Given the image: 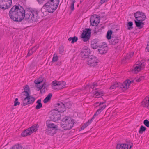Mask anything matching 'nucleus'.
<instances>
[{"instance_id":"nucleus-27","label":"nucleus","mask_w":149,"mask_h":149,"mask_svg":"<svg viewBox=\"0 0 149 149\" xmlns=\"http://www.w3.org/2000/svg\"><path fill=\"white\" fill-rule=\"evenodd\" d=\"M52 96V94L51 93H49L48 95L44 100L43 102L45 103H46L49 101L51 99Z\"/></svg>"},{"instance_id":"nucleus-2","label":"nucleus","mask_w":149,"mask_h":149,"mask_svg":"<svg viewBox=\"0 0 149 149\" xmlns=\"http://www.w3.org/2000/svg\"><path fill=\"white\" fill-rule=\"evenodd\" d=\"M59 3V0H48L41 9H46L49 13H53L57 9Z\"/></svg>"},{"instance_id":"nucleus-25","label":"nucleus","mask_w":149,"mask_h":149,"mask_svg":"<svg viewBox=\"0 0 149 149\" xmlns=\"http://www.w3.org/2000/svg\"><path fill=\"white\" fill-rule=\"evenodd\" d=\"M137 65L135 66L134 69H133L132 70V72H134L136 73H137L138 72L140 71L141 70L140 66L138 64H137Z\"/></svg>"},{"instance_id":"nucleus-7","label":"nucleus","mask_w":149,"mask_h":149,"mask_svg":"<svg viewBox=\"0 0 149 149\" xmlns=\"http://www.w3.org/2000/svg\"><path fill=\"white\" fill-rule=\"evenodd\" d=\"M12 3V0H0V8L8 9L11 7Z\"/></svg>"},{"instance_id":"nucleus-37","label":"nucleus","mask_w":149,"mask_h":149,"mask_svg":"<svg viewBox=\"0 0 149 149\" xmlns=\"http://www.w3.org/2000/svg\"><path fill=\"white\" fill-rule=\"evenodd\" d=\"M22 95L26 96H30L28 91H24L22 92Z\"/></svg>"},{"instance_id":"nucleus-41","label":"nucleus","mask_w":149,"mask_h":149,"mask_svg":"<svg viewBox=\"0 0 149 149\" xmlns=\"http://www.w3.org/2000/svg\"><path fill=\"white\" fill-rule=\"evenodd\" d=\"M58 56L57 55L54 54V56L53 57L52 59V61L53 62H55L57 61Z\"/></svg>"},{"instance_id":"nucleus-56","label":"nucleus","mask_w":149,"mask_h":149,"mask_svg":"<svg viewBox=\"0 0 149 149\" xmlns=\"http://www.w3.org/2000/svg\"><path fill=\"white\" fill-rule=\"evenodd\" d=\"M101 109H98L96 111V112L98 114H99L100 113H101V112H102L101 111H100Z\"/></svg>"},{"instance_id":"nucleus-45","label":"nucleus","mask_w":149,"mask_h":149,"mask_svg":"<svg viewBox=\"0 0 149 149\" xmlns=\"http://www.w3.org/2000/svg\"><path fill=\"white\" fill-rule=\"evenodd\" d=\"M87 123H86L84 124V125L81 127V130H84L88 125Z\"/></svg>"},{"instance_id":"nucleus-29","label":"nucleus","mask_w":149,"mask_h":149,"mask_svg":"<svg viewBox=\"0 0 149 149\" xmlns=\"http://www.w3.org/2000/svg\"><path fill=\"white\" fill-rule=\"evenodd\" d=\"M146 128L143 126H141L139 131V133L140 134H142L143 132H144L146 130Z\"/></svg>"},{"instance_id":"nucleus-22","label":"nucleus","mask_w":149,"mask_h":149,"mask_svg":"<svg viewBox=\"0 0 149 149\" xmlns=\"http://www.w3.org/2000/svg\"><path fill=\"white\" fill-rule=\"evenodd\" d=\"M128 145L126 144H117L116 149H128Z\"/></svg>"},{"instance_id":"nucleus-3","label":"nucleus","mask_w":149,"mask_h":149,"mask_svg":"<svg viewBox=\"0 0 149 149\" xmlns=\"http://www.w3.org/2000/svg\"><path fill=\"white\" fill-rule=\"evenodd\" d=\"M74 122V120L72 118L65 116L62 119L60 126L65 130H69L73 127Z\"/></svg>"},{"instance_id":"nucleus-5","label":"nucleus","mask_w":149,"mask_h":149,"mask_svg":"<svg viewBox=\"0 0 149 149\" xmlns=\"http://www.w3.org/2000/svg\"><path fill=\"white\" fill-rule=\"evenodd\" d=\"M38 128V124H35L31 127L23 131L21 133V135L23 137L26 136L30 135L34 132H36Z\"/></svg>"},{"instance_id":"nucleus-13","label":"nucleus","mask_w":149,"mask_h":149,"mask_svg":"<svg viewBox=\"0 0 149 149\" xmlns=\"http://www.w3.org/2000/svg\"><path fill=\"white\" fill-rule=\"evenodd\" d=\"M97 16L96 15H93L91 17L90 22L91 24L93 26H97L100 22V19L99 17H97Z\"/></svg>"},{"instance_id":"nucleus-4","label":"nucleus","mask_w":149,"mask_h":149,"mask_svg":"<svg viewBox=\"0 0 149 149\" xmlns=\"http://www.w3.org/2000/svg\"><path fill=\"white\" fill-rule=\"evenodd\" d=\"M65 111L64 110L53 109L51 111L50 118L54 122L57 121L60 119L61 115L59 112H63Z\"/></svg>"},{"instance_id":"nucleus-26","label":"nucleus","mask_w":149,"mask_h":149,"mask_svg":"<svg viewBox=\"0 0 149 149\" xmlns=\"http://www.w3.org/2000/svg\"><path fill=\"white\" fill-rule=\"evenodd\" d=\"M78 40V38L75 36L73 37H70L68 39V40L69 41H71V43H73L76 42Z\"/></svg>"},{"instance_id":"nucleus-48","label":"nucleus","mask_w":149,"mask_h":149,"mask_svg":"<svg viewBox=\"0 0 149 149\" xmlns=\"http://www.w3.org/2000/svg\"><path fill=\"white\" fill-rule=\"evenodd\" d=\"M144 77L143 76L140 77L139 79L136 80V81L137 82H139L141 81L143 79H144Z\"/></svg>"},{"instance_id":"nucleus-44","label":"nucleus","mask_w":149,"mask_h":149,"mask_svg":"<svg viewBox=\"0 0 149 149\" xmlns=\"http://www.w3.org/2000/svg\"><path fill=\"white\" fill-rule=\"evenodd\" d=\"M38 48V46H34V47L32 48L31 50L32 51V52L33 53V52H35Z\"/></svg>"},{"instance_id":"nucleus-15","label":"nucleus","mask_w":149,"mask_h":149,"mask_svg":"<svg viewBox=\"0 0 149 149\" xmlns=\"http://www.w3.org/2000/svg\"><path fill=\"white\" fill-rule=\"evenodd\" d=\"M130 82L129 81V79L126 80L123 83H119V86L123 91L126 90L128 88L130 85Z\"/></svg>"},{"instance_id":"nucleus-51","label":"nucleus","mask_w":149,"mask_h":149,"mask_svg":"<svg viewBox=\"0 0 149 149\" xmlns=\"http://www.w3.org/2000/svg\"><path fill=\"white\" fill-rule=\"evenodd\" d=\"M97 83L95 82H94L93 84V86H91V88H93L94 87H95V86H97Z\"/></svg>"},{"instance_id":"nucleus-43","label":"nucleus","mask_w":149,"mask_h":149,"mask_svg":"<svg viewBox=\"0 0 149 149\" xmlns=\"http://www.w3.org/2000/svg\"><path fill=\"white\" fill-rule=\"evenodd\" d=\"M46 87H47V86H45V85L41 89H40V93L41 94L43 93H45V88H46Z\"/></svg>"},{"instance_id":"nucleus-40","label":"nucleus","mask_w":149,"mask_h":149,"mask_svg":"<svg viewBox=\"0 0 149 149\" xmlns=\"http://www.w3.org/2000/svg\"><path fill=\"white\" fill-rule=\"evenodd\" d=\"M18 99L16 98L15 99V101H14V106H16L17 105H19L20 104V102L18 101Z\"/></svg>"},{"instance_id":"nucleus-39","label":"nucleus","mask_w":149,"mask_h":149,"mask_svg":"<svg viewBox=\"0 0 149 149\" xmlns=\"http://www.w3.org/2000/svg\"><path fill=\"white\" fill-rule=\"evenodd\" d=\"M59 52L60 54L63 53L64 52V47L63 46H61L59 47Z\"/></svg>"},{"instance_id":"nucleus-52","label":"nucleus","mask_w":149,"mask_h":149,"mask_svg":"<svg viewBox=\"0 0 149 149\" xmlns=\"http://www.w3.org/2000/svg\"><path fill=\"white\" fill-rule=\"evenodd\" d=\"M107 0H100V3L101 4L103 3H104L107 2Z\"/></svg>"},{"instance_id":"nucleus-30","label":"nucleus","mask_w":149,"mask_h":149,"mask_svg":"<svg viewBox=\"0 0 149 149\" xmlns=\"http://www.w3.org/2000/svg\"><path fill=\"white\" fill-rule=\"evenodd\" d=\"M133 23L132 22H128L127 24V29L128 30H131L132 29L133 27Z\"/></svg>"},{"instance_id":"nucleus-54","label":"nucleus","mask_w":149,"mask_h":149,"mask_svg":"<svg viewBox=\"0 0 149 149\" xmlns=\"http://www.w3.org/2000/svg\"><path fill=\"white\" fill-rule=\"evenodd\" d=\"M45 0H37V1L40 4H41L43 1H44Z\"/></svg>"},{"instance_id":"nucleus-36","label":"nucleus","mask_w":149,"mask_h":149,"mask_svg":"<svg viewBox=\"0 0 149 149\" xmlns=\"http://www.w3.org/2000/svg\"><path fill=\"white\" fill-rule=\"evenodd\" d=\"M22 146L19 145H16L13 147L11 149H22Z\"/></svg>"},{"instance_id":"nucleus-49","label":"nucleus","mask_w":149,"mask_h":149,"mask_svg":"<svg viewBox=\"0 0 149 149\" xmlns=\"http://www.w3.org/2000/svg\"><path fill=\"white\" fill-rule=\"evenodd\" d=\"M106 107V105H104L100 107L99 109H101V111H102L103 109H104Z\"/></svg>"},{"instance_id":"nucleus-14","label":"nucleus","mask_w":149,"mask_h":149,"mask_svg":"<svg viewBox=\"0 0 149 149\" xmlns=\"http://www.w3.org/2000/svg\"><path fill=\"white\" fill-rule=\"evenodd\" d=\"M108 47L106 43H102L100 45L98 51L99 53L101 54H105L107 52Z\"/></svg>"},{"instance_id":"nucleus-46","label":"nucleus","mask_w":149,"mask_h":149,"mask_svg":"<svg viewBox=\"0 0 149 149\" xmlns=\"http://www.w3.org/2000/svg\"><path fill=\"white\" fill-rule=\"evenodd\" d=\"M59 81H53V85L54 86H57V87L58 85V82Z\"/></svg>"},{"instance_id":"nucleus-32","label":"nucleus","mask_w":149,"mask_h":149,"mask_svg":"<svg viewBox=\"0 0 149 149\" xmlns=\"http://www.w3.org/2000/svg\"><path fill=\"white\" fill-rule=\"evenodd\" d=\"M104 94V92L102 91H98L95 92V95L96 96H98L99 95L103 96Z\"/></svg>"},{"instance_id":"nucleus-16","label":"nucleus","mask_w":149,"mask_h":149,"mask_svg":"<svg viewBox=\"0 0 149 149\" xmlns=\"http://www.w3.org/2000/svg\"><path fill=\"white\" fill-rule=\"evenodd\" d=\"M100 42L98 39H93L91 42V46L92 48L94 49L99 48L101 44Z\"/></svg>"},{"instance_id":"nucleus-10","label":"nucleus","mask_w":149,"mask_h":149,"mask_svg":"<svg viewBox=\"0 0 149 149\" xmlns=\"http://www.w3.org/2000/svg\"><path fill=\"white\" fill-rule=\"evenodd\" d=\"M90 50L89 48L85 46L83 47L81 51L80 55L82 58H87L90 55Z\"/></svg>"},{"instance_id":"nucleus-8","label":"nucleus","mask_w":149,"mask_h":149,"mask_svg":"<svg viewBox=\"0 0 149 149\" xmlns=\"http://www.w3.org/2000/svg\"><path fill=\"white\" fill-rule=\"evenodd\" d=\"M48 123H49L48 122V121H47L46 125L47 127V128L46 130V132L49 134H53L54 133L52 132H53L52 131L53 130H58L57 126L54 123H49V121Z\"/></svg>"},{"instance_id":"nucleus-42","label":"nucleus","mask_w":149,"mask_h":149,"mask_svg":"<svg viewBox=\"0 0 149 149\" xmlns=\"http://www.w3.org/2000/svg\"><path fill=\"white\" fill-rule=\"evenodd\" d=\"M139 64L140 66L141 70H143L145 67V64L144 63H142L141 62L140 63H139Z\"/></svg>"},{"instance_id":"nucleus-61","label":"nucleus","mask_w":149,"mask_h":149,"mask_svg":"<svg viewBox=\"0 0 149 149\" xmlns=\"http://www.w3.org/2000/svg\"><path fill=\"white\" fill-rule=\"evenodd\" d=\"M129 81L130 82V84L132 83H133L134 82V81H130V80H129Z\"/></svg>"},{"instance_id":"nucleus-53","label":"nucleus","mask_w":149,"mask_h":149,"mask_svg":"<svg viewBox=\"0 0 149 149\" xmlns=\"http://www.w3.org/2000/svg\"><path fill=\"white\" fill-rule=\"evenodd\" d=\"M93 120V119L91 118V119H90V120H89L88 121V122H86V123H88V125H89V124H90L92 122Z\"/></svg>"},{"instance_id":"nucleus-34","label":"nucleus","mask_w":149,"mask_h":149,"mask_svg":"<svg viewBox=\"0 0 149 149\" xmlns=\"http://www.w3.org/2000/svg\"><path fill=\"white\" fill-rule=\"evenodd\" d=\"M76 1L74 0H72L71 1V3L70 5V9L71 11H73L74 10V3Z\"/></svg>"},{"instance_id":"nucleus-23","label":"nucleus","mask_w":149,"mask_h":149,"mask_svg":"<svg viewBox=\"0 0 149 149\" xmlns=\"http://www.w3.org/2000/svg\"><path fill=\"white\" fill-rule=\"evenodd\" d=\"M133 55V53H130L127 54L126 56L125 57H124L122 60V61L124 62V63L127 62V61L132 57Z\"/></svg>"},{"instance_id":"nucleus-11","label":"nucleus","mask_w":149,"mask_h":149,"mask_svg":"<svg viewBox=\"0 0 149 149\" xmlns=\"http://www.w3.org/2000/svg\"><path fill=\"white\" fill-rule=\"evenodd\" d=\"M35 100L34 97L31 96H26L23 100V103L22 104V106H25L28 104H32Z\"/></svg>"},{"instance_id":"nucleus-28","label":"nucleus","mask_w":149,"mask_h":149,"mask_svg":"<svg viewBox=\"0 0 149 149\" xmlns=\"http://www.w3.org/2000/svg\"><path fill=\"white\" fill-rule=\"evenodd\" d=\"M112 33L113 32L111 30H109L108 31L106 35V37L107 39L110 40L112 38V37L111 36Z\"/></svg>"},{"instance_id":"nucleus-6","label":"nucleus","mask_w":149,"mask_h":149,"mask_svg":"<svg viewBox=\"0 0 149 149\" xmlns=\"http://www.w3.org/2000/svg\"><path fill=\"white\" fill-rule=\"evenodd\" d=\"M88 64L91 67H94L98 65L99 61L97 58L93 55H90L87 58Z\"/></svg>"},{"instance_id":"nucleus-24","label":"nucleus","mask_w":149,"mask_h":149,"mask_svg":"<svg viewBox=\"0 0 149 149\" xmlns=\"http://www.w3.org/2000/svg\"><path fill=\"white\" fill-rule=\"evenodd\" d=\"M41 99H39L36 101V103L37 104L35 107L36 109L38 110L42 107V104L41 102Z\"/></svg>"},{"instance_id":"nucleus-31","label":"nucleus","mask_w":149,"mask_h":149,"mask_svg":"<svg viewBox=\"0 0 149 149\" xmlns=\"http://www.w3.org/2000/svg\"><path fill=\"white\" fill-rule=\"evenodd\" d=\"M43 81V79L42 77H39L37 79L35 80L34 82L35 84H40Z\"/></svg>"},{"instance_id":"nucleus-55","label":"nucleus","mask_w":149,"mask_h":149,"mask_svg":"<svg viewBox=\"0 0 149 149\" xmlns=\"http://www.w3.org/2000/svg\"><path fill=\"white\" fill-rule=\"evenodd\" d=\"M106 100H104V102H100L99 104V105L103 104H105V103H106Z\"/></svg>"},{"instance_id":"nucleus-21","label":"nucleus","mask_w":149,"mask_h":149,"mask_svg":"<svg viewBox=\"0 0 149 149\" xmlns=\"http://www.w3.org/2000/svg\"><path fill=\"white\" fill-rule=\"evenodd\" d=\"M65 83V82L64 81H59L58 82V87L56 88L54 87L53 88L54 89L61 90L64 88Z\"/></svg>"},{"instance_id":"nucleus-18","label":"nucleus","mask_w":149,"mask_h":149,"mask_svg":"<svg viewBox=\"0 0 149 149\" xmlns=\"http://www.w3.org/2000/svg\"><path fill=\"white\" fill-rule=\"evenodd\" d=\"M142 105L144 107H146L149 109V97H146L141 102Z\"/></svg>"},{"instance_id":"nucleus-47","label":"nucleus","mask_w":149,"mask_h":149,"mask_svg":"<svg viewBox=\"0 0 149 149\" xmlns=\"http://www.w3.org/2000/svg\"><path fill=\"white\" fill-rule=\"evenodd\" d=\"M24 91H28L30 90V88L29 87V86L28 85H26L24 86Z\"/></svg>"},{"instance_id":"nucleus-19","label":"nucleus","mask_w":149,"mask_h":149,"mask_svg":"<svg viewBox=\"0 0 149 149\" xmlns=\"http://www.w3.org/2000/svg\"><path fill=\"white\" fill-rule=\"evenodd\" d=\"M56 107H58V109L57 108H56V110H64L65 111V108L66 107L65 105L63 104L62 102H60L56 104L55 105Z\"/></svg>"},{"instance_id":"nucleus-59","label":"nucleus","mask_w":149,"mask_h":149,"mask_svg":"<svg viewBox=\"0 0 149 149\" xmlns=\"http://www.w3.org/2000/svg\"><path fill=\"white\" fill-rule=\"evenodd\" d=\"M95 116H97L98 114L96 112L94 114Z\"/></svg>"},{"instance_id":"nucleus-60","label":"nucleus","mask_w":149,"mask_h":149,"mask_svg":"<svg viewBox=\"0 0 149 149\" xmlns=\"http://www.w3.org/2000/svg\"><path fill=\"white\" fill-rule=\"evenodd\" d=\"M132 146V145H130V148H129V149H130Z\"/></svg>"},{"instance_id":"nucleus-62","label":"nucleus","mask_w":149,"mask_h":149,"mask_svg":"<svg viewBox=\"0 0 149 149\" xmlns=\"http://www.w3.org/2000/svg\"><path fill=\"white\" fill-rule=\"evenodd\" d=\"M69 104V103L67 102V103L66 104V106H67V104Z\"/></svg>"},{"instance_id":"nucleus-50","label":"nucleus","mask_w":149,"mask_h":149,"mask_svg":"<svg viewBox=\"0 0 149 149\" xmlns=\"http://www.w3.org/2000/svg\"><path fill=\"white\" fill-rule=\"evenodd\" d=\"M33 53V52H32L31 50H29L26 56H30Z\"/></svg>"},{"instance_id":"nucleus-20","label":"nucleus","mask_w":149,"mask_h":149,"mask_svg":"<svg viewBox=\"0 0 149 149\" xmlns=\"http://www.w3.org/2000/svg\"><path fill=\"white\" fill-rule=\"evenodd\" d=\"M142 22H141V20H134V22L136 26L139 29L142 28L144 24V23Z\"/></svg>"},{"instance_id":"nucleus-58","label":"nucleus","mask_w":149,"mask_h":149,"mask_svg":"<svg viewBox=\"0 0 149 149\" xmlns=\"http://www.w3.org/2000/svg\"><path fill=\"white\" fill-rule=\"evenodd\" d=\"M95 116H95L94 114L93 116L91 118L93 120V119H94L95 118Z\"/></svg>"},{"instance_id":"nucleus-33","label":"nucleus","mask_w":149,"mask_h":149,"mask_svg":"<svg viewBox=\"0 0 149 149\" xmlns=\"http://www.w3.org/2000/svg\"><path fill=\"white\" fill-rule=\"evenodd\" d=\"M119 83H115L112 85L110 87V89L112 90L115 89L116 87H119Z\"/></svg>"},{"instance_id":"nucleus-17","label":"nucleus","mask_w":149,"mask_h":149,"mask_svg":"<svg viewBox=\"0 0 149 149\" xmlns=\"http://www.w3.org/2000/svg\"><path fill=\"white\" fill-rule=\"evenodd\" d=\"M109 41V43L110 44L116 45H118L120 43V38L119 37H112V38L110 39Z\"/></svg>"},{"instance_id":"nucleus-63","label":"nucleus","mask_w":149,"mask_h":149,"mask_svg":"<svg viewBox=\"0 0 149 149\" xmlns=\"http://www.w3.org/2000/svg\"><path fill=\"white\" fill-rule=\"evenodd\" d=\"M148 61H149V59H148Z\"/></svg>"},{"instance_id":"nucleus-1","label":"nucleus","mask_w":149,"mask_h":149,"mask_svg":"<svg viewBox=\"0 0 149 149\" xmlns=\"http://www.w3.org/2000/svg\"><path fill=\"white\" fill-rule=\"evenodd\" d=\"M27 10L25 11L23 7L19 5L13 6L9 12V16L10 19L16 22H21L24 19L28 23L38 21L40 12L33 10Z\"/></svg>"},{"instance_id":"nucleus-12","label":"nucleus","mask_w":149,"mask_h":149,"mask_svg":"<svg viewBox=\"0 0 149 149\" xmlns=\"http://www.w3.org/2000/svg\"><path fill=\"white\" fill-rule=\"evenodd\" d=\"M136 20H140L141 22L144 21L146 19V15L144 13L139 11H137L134 14Z\"/></svg>"},{"instance_id":"nucleus-57","label":"nucleus","mask_w":149,"mask_h":149,"mask_svg":"<svg viewBox=\"0 0 149 149\" xmlns=\"http://www.w3.org/2000/svg\"><path fill=\"white\" fill-rule=\"evenodd\" d=\"M146 49L149 52V45L147 46V47H146Z\"/></svg>"},{"instance_id":"nucleus-9","label":"nucleus","mask_w":149,"mask_h":149,"mask_svg":"<svg viewBox=\"0 0 149 149\" xmlns=\"http://www.w3.org/2000/svg\"><path fill=\"white\" fill-rule=\"evenodd\" d=\"M91 30L90 29H86L84 30L81 35L82 40L84 42L88 41L90 38Z\"/></svg>"},{"instance_id":"nucleus-38","label":"nucleus","mask_w":149,"mask_h":149,"mask_svg":"<svg viewBox=\"0 0 149 149\" xmlns=\"http://www.w3.org/2000/svg\"><path fill=\"white\" fill-rule=\"evenodd\" d=\"M143 123L147 127H149V121L147 119H146L144 121Z\"/></svg>"},{"instance_id":"nucleus-35","label":"nucleus","mask_w":149,"mask_h":149,"mask_svg":"<svg viewBox=\"0 0 149 149\" xmlns=\"http://www.w3.org/2000/svg\"><path fill=\"white\" fill-rule=\"evenodd\" d=\"M39 84H36L35 85L36 87L39 88L38 90L41 89L45 85H46L45 83H44L41 86Z\"/></svg>"}]
</instances>
